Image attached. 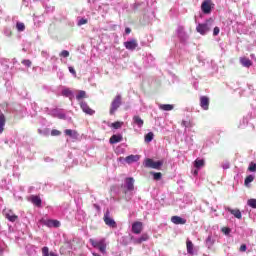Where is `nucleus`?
<instances>
[{
  "label": "nucleus",
  "mask_w": 256,
  "mask_h": 256,
  "mask_svg": "<svg viewBox=\"0 0 256 256\" xmlns=\"http://www.w3.org/2000/svg\"><path fill=\"white\" fill-rule=\"evenodd\" d=\"M85 24H88V20L82 18V19L78 20L77 26L80 27V26H83V25H85Z\"/></svg>",
  "instance_id": "nucleus-38"
},
{
  "label": "nucleus",
  "mask_w": 256,
  "mask_h": 256,
  "mask_svg": "<svg viewBox=\"0 0 256 256\" xmlns=\"http://www.w3.org/2000/svg\"><path fill=\"white\" fill-rule=\"evenodd\" d=\"M208 241H211V237H208V238H207V242H208Z\"/></svg>",
  "instance_id": "nucleus-53"
},
{
  "label": "nucleus",
  "mask_w": 256,
  "mask_h": 256,
  "mask_svg": "<svg viewBox=\"0 0 256 256\" xmlns=\"http://www.w3.org/2000/svg\"><path fill=\"white\" fill-rule=\"evenodd\" d=\"M246 250H247V247H246V245H241V247H240V252H246Z\"/></svg>",
  "instance_id": "nucleus-46"
},
{
  "label": "nucleus",
  "mask_w": 256,
  "mask_h": 256,
  "mask_svg": "<svg viewBox=\"0 0 256 256\" xmlns=\"http://www.w3.org/2000/svg\"><path fill=\"white\" fill-rule=\"evenodd\" d=\"M123 124V121H115L114 123H111L110 127L114 128L115 130H118L123 127Z\"/></svg>",
  "instance_id": "nucleus-22"
},
{
  "label": "nucleus",
  "mask_w": 256,
  "mask_h": 256,
  "mask_svg": "<svg viewBox=\"0 0 256 256\" xmlns=\"http://www.w3.org/2000/svg\"><path fill=\"white\" fill-rule=\"evenodd\" d=\"M133 123H134L136 126H138V128H142L143 125H144L143 119H142L140 116H138V115H135V116L133 117Z\"/></svg>",
  "instance_id": "nucleus-18"
},
{
  "label": "nucleus",
  "mask_w": 256,
  "mask_h": 256,
  "mask_svg": "<svg viewBox=\"0 0 256 256\" xmlns=\"http://www.w3.org/2000/svg\"><path fill=\"white\" fill-rule=\"evenodd\" d=\"M122 106V95L118 94L115 96V98L111 102L110 106V115H114L117 110Z\"/></svg>",
  "instance_id": "nucleus-1"
},
{
  "label": "nucleus",
  "mask_w": 256,
  "mask_h": 256,
  "mask_svg": "<svg viewBox=\"0 0 256 256\" xmlns=\"http://www.w3.org/2000/svg\"><path fill=\"white\" fill-rule=\"evenodd\" d=\"M248 171L256 172V164L254 162H251L250 166L248 167Z\"/></svg>",
  "instance_id": "nucleus-40"
},
{
  "label": "nucleus",
  "mask_w": 256,
  "mask_h": 256,
  "mask_svg": "<svg viewBox=\"0 0 256 256\" xmlns=\"http://www.w3.org/2000/svg\"><path fill=\"white\" fill-rule=\"evenodd\" d=\"M205 166V160H196L194 161V167H196L197 169H200L201 167Z\"/></svg>",
  "instance_id": "nucleus-26"
},
{
  "label": "nucleus",
  "mask_w": 256,
  "mask_h": 256,
  "mask_svg": "<svg viewBox=\"0 0 256 256\" xmlns=\"http://www.w3.org/2000/svg\"><path fill=\"white\" fill-rule=\"evenodd\" d=\"M16 28H17V31H19V32L25 31V24L21 23V22H18L16 24Z\"/></svg>",
  "instance_id": "nucleus-33"
},
{
  "label": "nucleus",
  "mask_w": 256,
  "mask_h": 256,
  "mask_svg": "<svg viewBox=\"0 0 256 256\" xmlns=\"http://www.w3.org/2000/svg\"><path fill=\"white\" fill-rule=\"evenodd\" d=\"M186 245H187V253L189 255H193L194 254V252H193V243L190 240H187Z\"/></svg>",
  "instance_id": "nucleus-25"
},
{
  "label": "nucleus",
  "mask_w": 256,
  "mask_h": 256,
  "mask_svg": "<svg viewBox=\"0 0 256 256\" xmlns=\"http://www.w3.org/2000/svg\"><path fill=\"white\" fill-rule=\"evenodd\" d=\"M30 201L32 202V204L38 208L41 207V204H42V200L39 196L37 195H31L30 197Z\"/></svg>",
  "instance_id": "nucleus-14"
},
{
  "label": "nucleus",
  "mask_w": 256,
  "mask_h": 256,
  "mask_svg": "<svg viewBox=\"0 0 256 256\" xmlns=\"http://www.w3.org/2000/svg\"><path fill=\"white\" fill-rule=\"evenodd\" d=\"M211 30V27L208 23L198 24L196 27V31L200 33V35H206Z\"/></svg>",
  "instance_id": "nucleus-4"
},
{
  "label": "nucleus",
  "mask_w": 256,
  "mask_h": 256,
  "mask_svg": "<svg viewBox=\"0 0 256 256\" xmlns=\"http://www.w3.org/2000/svg\"><path fill=\"white\" fill-rule=\"evenodd\" d=\"M90 244L94 248H97L99 246V242L95 241L94 239H90Z\"/></svg>",
  "instance_id": "nucleus-43"
},
{
  "label": "nucleus",
  "mask_w": 256,
  "mask_h": 256,
  "mask_svg": "<svg viewBox=\"0 0 256 256\" xmlns=\"http://www.w3.org/2000/svg\"><path fill=\"white\" fill-rule=\"evenodd\" d=\"M255 177L250 175L247 176L246 179H244V186H249L251 182H254Z\"/></svg>",
  "instance_id": "nucleus-30"
},
{
  "label": "nucleus",
  "mask_w": 256,
  "mask_h": 256,
  "mask_svg": "<svg viewBox=\"0 0 256 256\" xmlns=\"http://www.w3.org/2000/svg\"><path fill=\"white\" fill-rule=\"evenodd\" d=\"M150 175H153V179L155 181H159L162 179V173L161 172H150Z\"/></svg>",
  "instance_id": "nucleus-27"
},
{
  "label": "nucleus",
  "mask_w": 256,
  "mask_h": 256,
  "mask_svg": "<svg viewBox=\"0 0 256 256\" xmlns=\"http://www.w3.org/2000/svg\"><path fill=\"white\" fill-rule=\"evenodd\" d=\"M224 169H229V164L225 165Z\"/></svg>",
  "instance_id": "nucleus-51"
},
{
  "label": "nucleus",
  "mask_w": 256,
  "mask_h": 256,
  "mask_svg": "<svg viewBox=\"0 0 256 256\" xmlns=\"http://www.w3.org/2000/svg\"><path fill=\"white\" fill-rule=\"evenodd\" d=\"M148 240H149L148 234H143L140 236V238L135 240V243L138 245H141L143 242L148 241Z\"/></svg>",
  "instance_id": "nucleus-21"
},
{
  "label": "nucleus",
  "mask_w": 256,
  "mask_h": 256,
  "mask_svg": "<svg viewBox=\"0 0 256 256\" xmlns=\"http://www.w3.org/2000/svg\"><path fill=\"white\" fill-rule=\"evenodd\" d=\"M124 47L126 48V50H136L138 48V41L135 39H132L130 41H126L124 42Z\"/></svg>",
  "instance_id": "nucleus-6"
},
{
  "label": "nucleus",
  "mask_w": 256,
  "mask_h": 256,
  "mask_svg": "<svg viewBox=\"0 0 256 256\" xmlns=\"http://www.w3.org/2000/svg\"><path fill=\"white\" fill-rule=\"evenodd\" d=\"M60 56L62 58H69L70 53H69V51L63 50V51H61Z\"/></svg>",
  "instance_id": "nucleus-39"
},
{
  "label": "nucleus",
  "mask_w": 256,
  "mask_h": 256,
  "mask_svg": "<svg viewBox=\"0 0 256 256\" xmlns=\"http://www.w3.org/2000/svg\"><path fill=\"white\" fill-rule=\"evenodd\" d=\"M68 71H70L71 74L76 75V71L73 67H68Z\"/></svg>",
  "instance_id": "nucleus-45"
},
{
  "label": "nucleus",
  "mask_w": 256,
  "mask_h": 256,
  "mask_svg": "<svg viewBox=\"0 0 256 256\" xmlns=\"http://www.w3.org/2000/svg\"><path fill=\"white\" fill-rule=\"evenodd\" d=\"M96 248H99V251L105 254V252L107 250V245L105 244V239H101L99 241V245L96 246Z\"/></svg>",
  "instance_id": "nucleus-20"
},
{
  "label": "nucleus",
  "mask_w": 256,
  "mask_h": 256,
  "mask_svg": "<svg viewBox=\"0 0 256 256\" xmlns=\"http://www.w3.org/2000/svg\"><path fill=\"white\" fill-rule=\"evenodd\" d=\"M226 210L231 213L234 217L237 219L241 220L242 219V214L239 209H231L230 207H227Z\"/></svg>",
  "instance_id": "nucleus-16"
},
{
  "label": "nucleus",
  "mask_w": 256,
  "mask_h": 256,
  "mask_svg": "<svg viewBox=\"0 0 256 256\" xmlns=\"http://www.w3.org/2000/svg\"><path fill=\"white\" fill-rule=\"evenodd\" d=\"M42 256H50L49 247L45 246L42 248Z\"/></svg>",
  "instance_id": "nucleus-37"
},
{
  "label": "nucleus",
  "mask_w": 256,
  "mask_h": 256,
  "mask_svg": "<svg viewBox=\"0 0 256 256\" xmlns=\"http://www.w3.org/2000/svg\"><path fill=\"white\" fill-rule=\"evenodd\" d=\"M122 141H123V136H122V134H118V135L114 134V135H112V136L110 137V139H109V143H110V144H116V143H120V142H122Z\"/></svg>",
  "instance_id": "nucleus-12"
},
{
  "label": "nucleus",
  "mask_w": 256,
  "mask_h": 256,
  "mask_svg": "<svg viewBox=\"0 0 256 256\" xmlns=\"http://www.w3.org/2000/svg\"><path fill=\"white\" fill-rule=\"evenodd\" d=\"M159 109L169 112L172 111L174 109L173 105H169V104H162L159 106Z\"/></svg>",
  "instance_id": "nucleus-23"
},
{
  "label": "nucleus",
  "mask_w": 256,
  "mask_h": 256,
  "mask_svg": "<svg viewBox=\"0 0 256 256\" xmlns=\"http://www.w3.org/2000/svg\"><path fill=\"white\" fill-rule=\"evenodd\" d=\"M144 166H145V168H152L155 170H159L163 166V161H161V160L154 161L151 158H148V159H145Z\"/></svg>",
  "instance_id": "nucleus-2"
},
{
  "label": "nucleus",
  "mask_w": 256,
  "mask_h": 256,
  "mask_svg": "<svg viewBox=\"0 0 256 256\" xmlns=\"http://www.w3.org/2000/svg\"><path fill=\"white\" fill-rule=\"evenodd\" d=\"M4 127L5 125H0V134H2V132L4 131Z\"/></svg>",
  "instance_id": "nucleus-48"
},
{
  "label": "nucleus",
  "mask_w": 256,
  "mask_h": 256,
  "mask_svg": "<svg viewBox=\"0 0 256 256\" xmlns=\"http://www.w3.org/2000/svg\"><path fill=\"white\" fill-rule=\"evenodd\" d=\"M21 63H22V65H25L28 68H30L32 65V62L29 59H23Z\"/></svg>",
  "instance_id": "nucleus-35"
},
{
  "label": "nucleus",
  "mask_w": 256,
  "mask_h": 256,
  "mask_svg": "<svg viewBox=\"0 0 256 256\" xmlns=\"http://www.w3.org/2000/svg\"><path fill=\"white\" fill-rule=\"evenodd\" d=\"M220 34V28L219 27H216L213 29V36H217Z\"/></svg>",
  "instance_id": "nucleus-44"
},
{
  "label": "nucleus",
  "mask_w": 256,
  "mask_h": 256,
  "mask_svg": "<svg viewBox=\"0 0 256 256\" xmlns=\"http://www.w3.org/2000/svg\"><path fill=\"white\" fill-rule=\"evenodd\" d=\"M62 96L63 97H71L73 96V91H71L70 89L66 88L62 90Z\"/></svg>",
  "instance_id": "nucleus-28"
},
{
  "label": "nucleus",
  "mask_w": 256,
  "mask_h": 256,
  "mask_svg": "<svg viewBox=\"0 0 256 256\" xmlns=\"http://www.w3.org/2000/svg\"><path fill=\"white\" fill-rule=\"evenodd\" d=\"M92 256H100L98 253H92Z\"/></svg>",
  "instance_id": "nucleus-50"
},
{
  "label": "nucleus",
  "mask_w": 256,
  "mask_h": 256,
  "mask_svg": "<svg viewBox=\"0 0 256 256\" xmlns=\"http://www.w3.org/2000/svg\"><path fill=\"white\" fill-rule=\"evenodd\" d=\"M181 125L184 128H192L193 127V123L191 120H188V121L183 120Z\"/></svg>",
  "instance_id": "nucleus-32"
},
{
  "label": "nucleus",
  "mask_w": 256,
  "mask_h": 256,
  "mask_svg": "<svg viewBox=\"0 0 256 256\" xmlns=\"http://www.w3.org/2000/svg\"><path fill=\"white\" fill-rule=\"evenodd\" d=\"M38 132H40V133H41V130H40V129H38Z\"/></svg>",
  "instance_id": "nucleus-55"
},
{
  "label": "nucleus",
  "mask_w": 256,
  "mask_h": 256,
  "mask_svg": "<svg viewBox=\"0 0 256 256\" xmlns=\"http://www.w3.org/2000/svg\"><path fill=\"white\" fill-rule=\"evenodd\" d=\"M65 135H67L68 137H73L74 135H76V132L72 129H66Z\"/></svg>",
  "instance_id": "nucleus-34"
},
{
  "label": "nucleus",
  "mask_w": 256,
  "mask_h": 256,
  "mask_svg": "<svg viewBox=\"0 0 256 256\" xmlns=\"http://www.w3.org/2000/svg\"><path fill=\"white\" fill-rule=\"evenodd\" d=\"M240 63L243 67H246V68H250L252 66V61L246 57H241Z\"/></svg>",
  "instance_id": "nucleus-17"
},
{
  "label": "nucleus",
  "mask_w": 256,
  "mask_h": 256,
  "mask_svg": "<svg viewBox=\"0 0 256 256\" xmlns=\"http://www.w3.org/2000/svg\"><path fill=\"white\" fill-rule=\"evenodd\" d=\"M5 217L8 221L10 222H16L18 219H19V216H17L16 214H13L12 210H8L6 213H5Z\"/></svg>",
  "instance_id": "nucleus-11"
},
{
  "label": "nucleus",
  "mask_w": 256,
  "mask_h": 256,
  "mask_svg": "<svg viewBox=\"0 0 256 256\" xmlns=\"http://www.w3.org/2000/svg\"><path fill=\"white\" fill-rule=\"evenodd\" d=\"M49 256H57V254L54 252H51Z\"/></svg>",
  "instance_id": "nucleus-49"
},
{
  "label": "nucleus",
  "mask_w": 256,
  "mask_h": 256,
  "mask_svg": "<svg viewBox=\"0 0 256 256\" xmlns=\"http://www.w3.org/2000/svg\"><path fill=\"white\" fill-rule=\"evenodd\" d=\"M51 135L52 136H60L61 132L59 130H57V129H52Z\"/></svg>",
  "instance_id": "nucleus-42"
},
{
  "label": "nucleus",
  "mask_w": 256,
  "mask_h": 256,
  "mask_svg": "<svg viewBox=\"0 0 256 256\" xmlns=\"http://www.w3.org/2000/svg\"><path fill=\"white\" fill-rule=\"evenodd\" d=\"M180 31H183V27H180Z\"/></svg>",
  "instance_id": "nucleus-54"
},
{
  "label": "nucleus",
  "mask_w": 256,
  "mask_h": 256,
  "mask_svg": "<svg viewBox=\"0 0 256 256\" xmlns=\"http://www.w3.org/2000/svg\"><path fill=\"white\" fill-rule=\"evenodd\" d=\"M199 101L200 108H202L204 111H207L210 108V98L207 96L200 97Z\"/></svg>",
  "instance_id": "nucleus-5"
},
{
  "label": "nucleus",
  "mask_w": 256,
  "mask_h": 256,
  "mask_svg": "<svg viewBox=\"0 0 256 256\" xmlns=\"http://www.w3.org/2000/svg\"><path fill=\"white\" fill-rule=\"evenodd\" d=\"M194 175H198V171L196 170V171H194Z\"/></svg>",
  "instance_id": "nucleus-52"
},
{
  "label": "nucleus",
  "mask_w": 256,
  "mask_h": 256,
  "mask_svg": "<svg viewBox=\"0 0 256 256\" xmlns=\"http://www.w3.org/2000/svg\"><path fill=\"white\" fill-rule=\"evenodd\" d=\"M5 124H6V117H5V115L2 113V114L0 115V126H5Z\"/></svg>",
  "instance_id": "nucleus-36"
},
{
  "label": "nucleus",
  "mask_w": 256,
  "mask_h": 256,
  "mask_svg": "<svg viewBox=\"0 0 256 256\" xmlns=\"http://www.w3.org/2000/svg\"><path fill=\"white\" fill-rule=\"evenodd\" d=\"M44 224L48 227V228H59L60 227V222L57 220H46L44 222Z\"/></svg>",
  "instance_id": "nucleus-15"
},
{
  "label": "nucleus",
  "mask_w": 256,
  "mask_h": 256,
  "mask_svg": "<svg viewBox=\"0 0 256 256\" xmlns=\"http://www.w3.org/2000/svg\"><path fill=\"white\" fill-rule=\"evenodd\" d=\"M247 205L250 206L252 209H256V199L255 198L248 199Z\"/></svg>",
  "instance_id": "nucleus-31"
},
{
  "label": "nucleus",
  "mask_w": 256,
  "mask_h": 256,
  "mask_svg": "<svg viewBox=\"0 0 256 256\" xmlns=\"http://www.w3.org/2000/svg\"><path fill=\"white\" fill-rule=\"evenodd\" d=\"M131 32H132L131 28H125V34L126 35L131 34Z\"/></svg>",
  "instance_id": "nucleus-47"
},
{
  "label": "nucleus",
  "mask_w": 256,
  "mask_h": 256,
  "mask_svg": "<svg viewBox=\"0 0 256 256\" xmlns=\"http://www.w3.org/2000/svg\"><path fill=\"white\" fill-rule=\"evenodd\" d=\"M86 92L84 90H79L78 94L76 95V100L80 101L81 99H86Z\"/></svg>",
  "instance_id": "nucleus-24"
},
{
  "label": "nucleus",
  "mask_w": 256,
  "mask_h": 256,
  "mask_svg": "<svg viewBox=\"0 0 256 256\" xmlns=\"http://www.w3.org/2000/svg\"><path fill=\"white\" fill-rule=\"evenodd\" d=\"M126 189L128 191L134 190V179L133 178H126Z\"/></svg>",
  "instance_id": "nucleus-19"
},
{
  "label": "nucleus",
  "mask_w": 256,
  "mask_h": 256,
  "mask_svg": "<svg viewBox=\"0 0 256 256\" xmlns=\"http://www.w3.org/2000/svg\"><path fill=\"white\" fill-rule=\"evenodd\" d=\"M221 231L224 235H229L231 233V230L229 227H222Z\"/></svg>",
  "instance_id": "nucleus-41"
},
{
  "label": "nucleus",
  "mask_w": 256,
  "mask_h": 256,
  "mask_svg": "<svg viewBox=\"0 0 256 256\" xmlns=\"http://www.w3.org/2000/svg\"><path fill=\"white\" fill-rule=\"evenodd\" d=\"M141 159L139 155H130L125 157V162L128 164L137 163Z\"/></svg>",
  "instance_id": "nucleus-13"
},
{
  "label": "nucleus",
  "mask_w": 256,
  "mask_h": 256,
  "mask_svg": "<svg viewBox=\"0 0 256 256\" xmlns=\"http://www.w3.org/2000/svg\"><path fill=\"white\" fill-rule=\"evenodd\" d=\"M202 9V12L204 14H210L211 13V0H204L202 2V5L200 6Z\"/></svg>",
  "instance_id": "nucleus-9"
},
{
  "label": "nucleus",
  "mask_w": 256,
  "mask_h": 256,
  "mask_svg": "<svg viewBox=\"0 0 256 256\" xmlns=\"http://www.w3.org/2000/svg\"><path fill=\"white\" fill-rule=\"evenodd\" d=\"M80 108L82 109V111H84L85 114L89 116H93L95 114V110L90 108L88 103L86 102L80 103Z\"/></svg>",
  "instance_id": "nucleus-8"
},
{
  "label": "nucleus",
  "mask_w": 256,
  "mask_h": 256,
  "mask_svg": "<svg viewBox=\"0 0 256 256\" xmlns=\"http://www.w3.org/2000/svg\"><path fill=\"white\" fill-rule=\"evenodd\" d=\"M105 225L109 226L111 229H117V222L110 216V211L106 210L103 218Z\"/></svg>",
  "instance_id": "nucleus-3"
},
{
  "label": "nucleus",
  "mask_w": 256,
  "mask_h": 256,
  "mask_svg": "<svg viewBox=\"0 0 256 256\" xmlns=\"http://www.w3.org/2000/svg\"><path fill=\"white\" fill-rule=\"evenodd\" d=\"M170 221H172L174 225H186L187 223V220L185 218H181L179 216H173L172 218H170Z\"/></svg>",
  "instance_id": "nucleus-10"
},
{
  "label": "nucleus",
  "mask_w": 256,
  "mask_h": 256,
  "mask_svg": "<svg viewBox=\"0 0 256 256\" xmlns=\"http://www.w3.org/2000/svg\"><path fill=\"white\" fill-rule=\"evenodd\" d=\"M131 231L136 235L141 234L143 231V223L142 222H134L133 225L131 226Z\"/></svg>",
  "instance_id": "nucleus-7"
},
{
  "label": "nucleus",
  "mask_w": 256,
  "mask_h": 256,
  "mask_svg": "<svg viewBox=\"0 0 256 256\" xmlns=\"http://www.w3.org/2000/svg\"><path fill=\"white\" fill-rule=\"evenodd\" d=\"M154 138V133L153 132H148V134L145 135V142L146 143H151Z\"/></svg>",
  "instance_id": "nucleus-29"
}]
</instances>
